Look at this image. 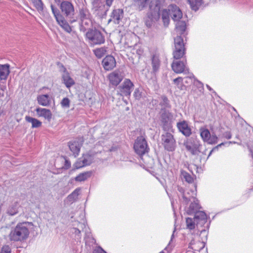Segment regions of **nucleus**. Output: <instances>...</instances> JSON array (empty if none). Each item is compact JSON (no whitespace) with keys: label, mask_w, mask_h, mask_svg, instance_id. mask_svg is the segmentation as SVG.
<instances>
[{"label":"nucleus","mask_w":253,"mask_h":253,"mask_svg":"<svg viewBox=\"0 0 253 253\" xmlns=\"http://www.w3.org/2000/svg\"><path fill=\"white\" fill-rule=\"evenodd\" d=\"M94 253H106L101 248L98 247L94 251Z\"/></svg>","instance_id":"09e8293b"},{"label":"nucleus","mask_w":253,"mask_h":253,"mask_svg":"<svg viewBox=\"0 0 253 253\" xmlns=\"http://www.w3.org/2000/svg\"><path fill=\"white\" fill-rule=\"evenodd\" d=\"M9 74V65H0V80H6Z\"/></svg>","instance_id":"4be33fe9"},{"label":"nucleus","mask_w":253,"mask_h":253,"mask_svg":"<svg viewBox=\"0 0 253 253\" xmlns=\"http://www.w3.org/2000/svg\"><path fill=\"white\" fill-rule=\"evenodd\" d=\"M196 221L195 220V217L192 219L190 217H188L186 219V223L187 227L189 229H193L195 227V223Z\"/></svg>","instance_id":"c9c22d12"},{"label":"nucleus","mask_w":253,"mask_h":253,"mask_svg":"<svg viewBox=\"0 0 253 253\" xmlns=\"http://www.w3.org/2000/svg\"><path fill=\"white\" fill-rule=\"evenodd\" d=\"M178 191L183 193V199L186 204L191 202L189 209L187 210V213L189 214L196 213L197 210L200 208L198 201L196 199V189L187 191L186 193L184 192L182 188L179 187Z\"/></svg>","instance_id":"20e7f679"},{"label":"nucleus","mask_w":253,"mask_h":253,"mask_svg":"<svg viewBox=\"0 0 253 253\" xmlns=\"http://www.w3.org/2000/svg\"><path fill=\"white\" fill-rule=\"evenodd\" d=\"M183 79L182 77H178L173 80L174 84L180 90H184L185 88V86L183 85Z\"/></svg>","instance_id":"f704fd0d"},{"label":"nucleus","mask_w":253,"mask_h":253,"mask_svg":"<svg viewBox=\"0 0 253 253\" xmlns=\"http://www.w3.org/2000/svg\"><path fill=\"white\" fill-rule=\"evenodd\" d=\"M148 0H138V3L142 7H144Z\"/></svg>","instance_id":"3c124183"},{"label":"nucleus","mask_w":253,"mask_h":253,"mask_svg":"<svg viewBox=\"0 0 253 253\" xmlns=\"http://www.w3.org/2000/svg\"><path fill=\"white\" fill-rule=\"evenodd\" d=\"M181 175L183 179H184L188 183H191L193 182V178L189 173L186 171H182Z\"/></svg>","instance_id":"4c0bfd02"},{"label":"nucleus","mask_w":253,"mask_h":253,"mask_svg":"<svg viewBox=\"0 0 253 253\" xmlns=\"http://www.w3.org/2000/svg\"><path fill=\"white\" fill-rule=\"evenodd\" d=\"M187 74H188V76L184 79L185 80V83L187 84H192L194 80L193 75L189 72V73H187Z\"/></svg>","instance_id":"37998d69"},{"label":"nucleus","mask_w":253,"mask_h":253,"mask_svg":"<svg viewBox=\"0 0 253 253\" xmlns=\"http://www.w3.org/2000/svg\"><path fill=\"white\" fill-rule=\"evenodd\" d=\"M164 253V251H162V252H160V253Z\"/></svg>","instance_id":"338daca9"},{"label":"nucleus","mask_w":253,"mask_h":253,"mask_svg":"<svg viewBox=\"0 0 253 253\" xmlns=\"http://www.w3.org/2000/svg\"><path fill=\"white\" fill-rule=\"evenodd\" d=\"M162 144L165 149L169 151H172L175 147V140L172 134L166 132L161 136Z\"/></svg>","instance_id":"6e6552de"},{"label":"nucleus","mask_w":253,"mask_h":253,"mask_svg":"<svg viewBox=\"0 0 253 253\" xmlns=\"http://www.w3.org/2000/svg\"><path fill=\"white\" fill-rule=\"evenodd\" d=\"M79 16L81 20L83 22L84 20H88L90 18V13L88 9L84 7L80 9Z\"/></svg>","instance_id":"bb28decb"},{"label":"nucleus","mask_w":253,"mask_h":253,"mask_svg":"<svg viewBox=\"0 0 253 253\" xmlns=\"http://www.w3.org/2000/svg\"><path fill=\"white\" fill-rule=\"evenodd\" d=\"M25 120L27 122L31 123L33 128H38L42 126V122L37 119L29 116H26Z\"/></svg>","instance_id":"cd10ccee"},{"label":"nucleus","mask_w":253,"mask_h":253,"mask_svg":"<svg viewBox=\"0 0 253 253\" xmlns=\"http://www.w3.org/2000/svg\"><path fill=\"white\" fill-rule=\"evenodd\" d=\"M152 64L153 70L154 72H157L160 67V60L158 56H153L152 59Z\"/></svg>","instance_id":"72a5a7b5"},{"label":"nucleus","mask_w":253,"mask_h":253,"mask_svg":"<svg viewBox=\"0 0 253 253\" xmlns=\"http://www.w3.org/2000/svg\"><path fill=\"white\" fill-rule=\"evenodd\" d=\"M195 220L197 226H203L207 221V215L203 211H198L195 213Z\"/></svg>","instance_id":"6ab92c4d"},{"label":"nucleus","mask_w":253,"mask_h":253,"mask_svg":"<svg viewBox=\"0 0 253 253\" xmlns=\"http://www.w3.org/2000/svg\"><path fill=\"white\" fill-rule=\"evenodd\" d=\"M204 231H205V230H203L201 231V233H202L203 232H204Z\"/></svg>","instance_id":"774afa93"},{"label":"nucleus","mask_w":253,"mask_h":253,"mask_svg":"<svg viewBox=\"0 0 253 253\" xmlns=\"http://www.w3.org/2000/svg\"><path fill=\"white\" fill-rule=\"evenodd\" d=\"M173 237V234H172V236H171V240H170V241L169 242V245H168V246H169V245H170V242L172 241V239Z\"/></svg>","instance_id":"052dcab7"},{"label":"nucleus","mask_w":253,"mask_h":253,"mask_svg":"<svg viewBox=\"0 0 253 253\" xmlns=\"http://www.w3.org/2000/svg\"><path fill=\"white\" fill-rule=\"evenodd\" d=\"M236 142H231V141H229V142H223V143H221L219 144H218V145H217L216 146H215V147H214L210 152L209 155H208V158H209L212 154V153L215 151V150H217L218 148L219 147H220L221 146H223V145H225L226 146H229V145L231 144V143H235Z\"/></svg>","instance_id":"58836bf2"},{"label":"nucleus","mask_w":253,"mask_h":253,"mask_svg":"<svg viewBox=\"0 0 253 253\" xmlns=\"http://www.w3.org/2000/svg\"><path fill=\"white\" fill-rule=\"evenodd\" d=\"M73 230L74 231V233L75 234V235L78 236L77 239L81 238V231L80 230V229L77 228H73Z\"/></svg>","instance_id":"de8ad7c7"},{"label":"nucleus","mask_w":253,"mask_h":253,"mask_svg":"<svg viewBox=\"0 0 253 253\" xmlns=\"http://www.w3.org/2000/svg\"><path fill=\"white\" fill-rule=\"evenodd\" d=\"M123 79V76L119 71H115L109 75L110 83L113 85L117 86Z\"/></svg>","instance_id":"f3484780"},{"label":"nucleus","mask_w":253,"mask_h":253,"mask_svg":"<svg viewBox=\"0 0 253 253\" xmlns=\"http://www.w3.org/2000/svg\"><path fill=\"white\" fill-rule=\"evenodd\" d=\"M70 103V101L67 97L64 98L61 102V106L64 108H69Z\"/></svg>","instance_id":"79ce46f5"},{"label":"nucleus","mask_w":253,"mask_h":253,"mask_svg":"<svg viewBox=\"0 0 253 253\" xmlns=\"http://www.w3.org/2000/svg\"><path fill=\"white\" fill-rule=\"evenodd\" d=\"M66 164V167H69L70 166V164L68 162V161L66 160L65 161Z\"/></svg>","instance_id":"6e6d98bb"},{"label":"nucleus","mask_w":253,"mask_h":253,"mask_svg":"<svg viewBox=\"0 0 253 253\" xmlns=\"http://www.w3.org/2000/svg\"><path fill=\"white\" fill-rule=\"evenodd\" d=\"M33 226L32 222H23L18 223L11 230L9 234V239L12 241L22 242L28 239L30 234V227Z\"/></svg>","instance_id":"f03ea898"},{"label":"nucleus","mask_w":253,"mask_h":253,"mask_svg":"<svg viewBox=\"0 0 253 253\" xmlns=\"http://www.w3.org/2000/svg\"><path fill=\"white\" fill-rule=\"evenodd\" d=\"M60 72L62 73V82L67 88L70 87L75 84L74 79L71 78L70 74L63 66H62Z\"/></svg>","instance_id":"4468645a"},{"label":"nucleus","mask_w":253,"mask_h":253,"mask_svg":"<svg viewBox=\"0 0 253 253\" xmlns=\"http://www.w3.org/2000/svg\"><path fill=\"white\" fill-rule=\"evenodd\" d=\"M52 12L57 23L67 32L70 33L71 27L66 21L64 16L67 18L72 19L75 14V8L73 4L69 1L63 0L60 5L62 14L57 8L52 4L50 5Z\"/></svg>","instance_id":"f257e3e1"},{"label":"nucleus","mask_w":253,"mask_h":253,"mask_svg":"<svg viewBox=\"0 0 253 253\" xmlns=\"http://www.w3.org/2000/svg\"><path fill=\"white\" fill-rule=\"evenodd\" d=\"M135 152L140 156L144 155L141 159L143 163L149 168H152L154 165V160L150 157L145 155L148 152L149 148L145 138L140 136L137 138L133 146Z\"/></svg>","instance_id":"7ed1b4c3"},{"label":"nucleus","mask_w":253,"mask_h":253,"mask_svg":"<svg viewBox=\"0 0 253 253\" xmlns=\"http://www.w3.org/2000/svg\"><path fill=\"white\" fill-rule=\"evenodd\" d=\"M85 35L89 42L92 45L101 44L105 42L104 36L98 30H89Z\"/></svg>","instance_id":"423d86ee"},{"label":"nucleus","mask_w":253,"mask_h":253,"mask_svg":"<svg viewBox=\"0 0 253 253\" xmlns=\"http://www.w3.org/2000/svg\"><path fill=\"white\" fill-rule=\"evenodd\" d=\"M191 8L195 11H197L201 5L202 0H187Z\"/></svg>","instance_id":"c85d7f7f"},{"label":"nucleus","mask_w":253,"mask_h":253,"mask_svg":"<svg viewBox=\"0 0 253 253\" xmlns=\"http://www.w3.org/2000/svg\"><path fill=\"white\" fill-rule=\"evenodd\" d=\"M79 225H78V227L79 228H83L84 227H85V223H84V221L83 223H79Z\"/></svg>","instance_id":"864d4df0"},{"label":"nucleus","mask_w":253,"mask_h":253,"mask_svg":"<svg viewBox=\"0 0 253 253\" xmlns=\"http://www.w3.org/2000/svg\"><path fill=\"white\" fill-rule=\"evenodd\" d=\"M38 103L43 106H47L49 104V97L47 94L41 95L38 96Z\"/></svg>","instance_id":"393cba45"},{"label":"nucleus","mask_w":253,"mask_h":253,"mask_svg":"<svg viewBox=\"0 0 253 253\" xmlns=\"http://www.w3.org/2000/svg\"><path fill=\"white\" fill-rule=\"evenodd\" d=\"M102 65L106 70L113 69L116 65L115 58L111 55L106 56L102 61Z\"/></svg>","instance_id":"a211bd4d"},{"label":"nucleus","mask_w":253,"mask_h":253,"mask_svg":"<svg viewBox=\"0 0 253 253\" xmlns=\"http://www.w3.org/2000/svg\"><path fill=\"white\" fill-rule=\"evenodd\" d=\"M199 84H200V85H201V86H203V84H202V83H200V82H199Z\"/></svg>","instance_id":"69168bd1"},{"label":"nucleus","mask_w":253,"mask_h":253,"mask_svg":"<svg viewBox=\"0 0 253 253\" xmlns=\"http://www.w3.org/2000/svg\"><path fill=\"white\" fill-rule=\"evenodd\" d=\"M199 244H200L202 246L201 248H203L204 247V244L203 243L199 242Z\"/></svg>","instance_id":"13d9d810"},{"label":"nucleus","mask_w":253,"mask_h":253,"mask_svg":"<svg viewBox=\"0 0 253 253\" xmlns=\"http://www.w3.org/2000/svg\"><path fill=\"white\" fill-rule=\"evenodd\" d=\"M83 138H78L75 140L71 141L69 142V147L75 157H76L79 155L81 146L83 144Z\"/></svg>","instance_id":"f8f14e48"},{"label":"nucleus","mask_w":253,"mask_h":253,"mask_svg":"<svg viewBox=\"0 0 253 253\" xmlns=\"http://www.w3.org/2000/svg\"><path fill=\"white\" fill-rule=\"evenodd\" d=\"M162 18L165 26H168L169 21V8L168 9H163L161 12Z\"/></svg>","instance_id":"c756f323"},{"label":"nucleus","mask_w":253,"mask_h":253,"mask_svg":"<svg viewBox=\"0 0 253 253\" xmlns=\"http://www.w3.org/2000/svg\"><path fill=\"white\" fill-rule=\"evenodd\" d=\"M252 158L253 159V151L251 150Z\"/></svg>","instance_id":"bf43d9fd"},{"label":"nucleus","mask_w":253,"mask_h":253,"mask_svg":"<svg viewBox=\"0 0 253 253\" xmlns=\"http://www.w3.org/2000/svg\"><path fill=\"white\" fill-rule=\"evenodd\" d=\"M112 20L113 21V19H112V18H111V19H110V20H109L108 22H109H109H111V21H112Z\"/></svg>","instance_id":"0e129e2a"},{"label":"nucleus","mask_w":253,"mask_h":253,"mask_svg":"<svg viewBox=\"0 0 253 253\" xmlns=\"http://www.w3.org/2000/svg\"><path fill=\"white\" fill-rule=\"evenodd\" d=\"M174 48L173 51V57L178 59L183 57L185 53V47L183 40L180 36H177L174 39Z\"/></svg>","instance_id":"0eeeda50"},{"label":"nucleus","mask_w":253,"mask_h":253,"mask_svg":"<svg viewBox=\"0 0 253 253\" xmlns=\"http://www.w3.org/2000/svg\"><path fill=\"white\" fill-rule=\"evenodd\" d=\"M62 0H55L56 2H60Z\"/></svg>","instance_id":"680f3d73"},{"label":"nucleus","mask_w":253,"mask_h":253,"mask_svg":"<svg viewBox=\"0 0 253 253\" xmlns=\"http://www.w3.org/2000/svg\"><path fill=\"white\" fill-rule=\"evenodd\" d=\"M148 18L150 19V21H146V24L147 26L150 27L151 26L152 22L157 21L159 19L160 13L156 11L149 13L148 14Z\"/></svg>","instance_id":"5701e85b"},{"label":"nucleus","mask_w":253,"mask_h":253,"mask_svg":"<svg viewBox=\"0 0 253 253\" xmlns=\"http://www.w3.org/2000/svg\"><path fill=\"white\" fill-rule=\"evenodd\" d=\"M0 253H11L10 248L8 245L4 246L2 249Z\"/></svg>","instance_id":"a18cd8bd"},{"label":"nucleus","mask_w":253,"mask_h":253,"mask_svg":"<svg viewBox=\"0 0 253 253\" xmlns=\"http://www.w3.org/2000/svg\"><path fill=\"white\" fill-rule=\"evenodd\" d=\"M5 114L4 109L3 107H0V117L3 116Z\"/></svg>","instance_id":"603ef678"},{"label":"nucleus","mask_w":253,"mask_h":253,"mask_svg":"<svg viewBox=\"0 0 253 253\" xmlns=\"http://www.w3.org/2000/svg\"><path fill=\"white\" fill-rule=\"evenodd\" d=\"M172 70L177 74L183 73L185 74L189 73V69L183 61H173L171 64Z\"/></svg>","instance_id":"ddd939ff"},{"label":"nucleus","mask_w":253,"mask_h":253,"mask_svg":"<svg viewBox=\"0 0 253 253\" xmlns=\"http://www.w3.org/2000/svg\"><path fill=\"white\" fill-rule=\"evenodd\" d=\"M112 0H106V4L108 6H110L112 4Z\"/></svg>","instance_id":"5fc2aeb1"},{"label":"nucleus","mask_w":253,"mask_h":253,"mask_svg":"<svg viewBox=\"0 0 253 253\" xmlns=\"http://www.w3.org/2000/svg\"><path fill=\"white\" fill-rule=\"evenodd\" d=\"M210 131L205 127H202L199 131L200 136L203 140L209 144H215L218 142V138L215 134V131L213 127H210Z\"/></svg>","instance_id":"39448f33"},{"label":"nucleus","mask_w":253,"mask_h":253,"mask_svg":"<svg viewBox=\"0 0 253 253\" xmlns=\"http://www.w3.org/2000/svg\"><path fill=\"white\" fill-rule=\"evenodd\" d=\"M36 111L38 117H43L48 121L51 120L52 114L49 109L39 107L36 109Z\"/></svg>","instance_id":"aec40b11"},{"label":"nucleus","mask_w":253,"mask_h":253,"mask_svg":"<svg viewBox=\"0 0 253 253\" xmlns=\"http://www.w3.org/2000/svg\"><path fill=\"white\" fill-rule=\"evenodd\" d=\"M138 47H139V45L137 44H135L134 46V48L133 49V50L136 49V53L138 55H140L143 53V50L141 48H138Z\"/></svg>","instance_id":"49530a36"},{"label":"nucleus","mask_w":253,"mask_h":253,"mask_svg":"<svg viewBox=\"0 0 253 253\" xmlns=\"http://www.w3.org/2000/svg\"><path fill=\"white\" fill-rule=\"evenodd\" d=\"M172 115L169 111L162 109L161 122L165 130H169L171 128V120Z\"/></svg>","instance_id":"9b49d317"},{"label":"nucleus","mask_w":253,"mask_h":253,"mask_svg":"<svg viewBox=\"0 0 253 253\" xmlns=\"http://www.w3.org/2000/svg\"><path fill=\"white\" fill-rule=\"evenodd\" d=\"M19 207L18 203L14 202L9 206L7 213L10 215H14L18 213Z\"/></svg>","instance_id":"b1692460"},{"label":"nucleus","mask_w":253,"mask_h":253,"mask_svg":"<svg viewBox=\"0 0 253 253\" xmlns=\"http://www.w3.org/2000/svg\"><path fill=\"white\" fill-rule=\"evenodd\" d=\"M80 191V189L77 188L71 194H70L67 198L68 201L70 203H73L78 198V197L79 195V193Z\"/></svg>","instance_id":"2f4dec72"},{"label":"nucleus","mask_w":253,"mask_h":253,"mask_svg":"<svg viewBox=\"0 0 253 253\" xmlns=\"http://www.w3.org/2000/svg\"><path fill=\"white\" fill-rule=\"evenodd\" d=\"M94 160V155L90 153H87L83 155L76 163L77 168H82L90 165Z\"/></svg>","instance_id":"9d476101"},{"label":"nucleus","mask_w":253,"mask_h":253,"mask_svg":"<svg viewBox=\"0 0 253 253\" xmlns=\"http://www.w3.org/2000/svg\"><path fill=\"white\" fill-rule=\"evenodd\" d=\"M124 16V11L122 9L114 10L111 14V18L114 23L118 24Z\"/></svg>","instance_id":"412c9836"},{"label":"nucleus","mask_w":253,"mask_h":253,"mask_svg":"<svg viewBox=\"0 0 253 253\" xmlns=\"http://www.w3.org/2000/svg\"><path fill=\"white\" fill-rule=\"evenodd\" d=\"M92 174L91 171H85L79 174L75 178V180L76 181L82 182L87 180L89 178Z\"/></svg>","instance_id":"a878e982"},{"label":"nucleus","mask_w":253,"mask_h":253,"mask_svg":"<svg viewBox=\"0 0 253 253\" xmlns=\"http://www.w3.org/2000/svg\"><path fill=\"white\" fill-rule=\"evenodd\" d=\"M176 126L179 131L185 136H189L191 134V129L187 122L185 121L179 122Z\"/></svg>","instance_id":"dca6fc26"},{"label":"nucleus","mask_w":253,"mask_h":253,"mask_svg":"<svg viewBox=\"0 0 253 253\" xmlns=\"http://www.w3.org/2000/svg\"><path fill=\"white\" fill-rule=\"evenodd\" d=\"M160 105L162 106L163 110L170 107L169 104V101L168 99L165 96L162 97V101L160 102Z\"/></svg>","instance_id":"ea45409f"},{"label":"nucleus","mask_w":253,"mask_h":253,"mask_svg":"<svg viewBox=\"0 0 253 253\" xmlns=\"http://www.w3.org/2000/svg\"><path fill=\"white\" fill-rule=\"evenodd\" d=\"M170 16L174 21H179L182 17V13L179 7L174 4L169 6Z\"/></svg>","instance_id":"2eb2a0df"},{"label":"nucleus","mask_w":253,"mask_h":253,"mask_svg":"<svg viewBox=\"0 0 253 253\" xmlns=\"http://www.w3.org/2000/svg\"><path fill=\"white\" fill-rule=\"evenodd\" d=\"M176 29L179 34H183L186 29V23L184 21H177Z\"/></svg>","instance_id":"473e14b6"},{"label":"nucleus","mask_w":253,"mask_h":253,"mask_svg":"<svg viewBox=\"0 0 253 253\" xmlns=\"http://www.w3.org/2000/svg\"><path fill=\"white\" fill-rule=\"evenodd\" d=\"M133 96L136 99L139 100L142 96L141 89L139 88H136L134 91Z\"/></svg>","instance_id":"c03bdc74"},{"label":"nucleus","mask_w":253,"mask_h":253,"mask_svg":"<svg viewBox=\"0 0 253 253\" xmlns=\"http://www.w3.org/2000/svg\"><path fill=\"white\" fill-rule=\"evenodd\" d=\"M134 85L131 81L128 79H126L120 85L118 89L122 96H129Z\"/></svg>","instance_id":"1a4fd4ad"},{"label":"nucleus","mask_w":253,"mask_h":253,"mask_svg":"<svg viewBox=\"0 0 253 253\" xmlns=\"http://www.w3.org/2000/svg\"><path fill=\"white\" fill-rule=\"evenodd\" d=\"M107 47H101L97 48L93 50L94 54L98 58H101L105 55L107 52Z\"/></svg>","instance_id":"7c9ffc66"},{"label":"nucleus","mask_w":253,"mask_h":253,"mask_svg":"<svg viewBox=\"0 0 253 253\" xmlns=\"http://www.w3.org/2000/svg\"><path fill=\"white\" fill-rule=\"evenodd\" d=\"M184 146L186 150L189 151L191 154H192L193 155L196 154V150L195 148L193 146H192V145L190 143L188 142L184 143Z\"/></svg>","instance_id":"a19ab883"},{"label":"nucleus","mask_w":253,"mask_h":253,"mask_svg":"<svg viewBox=\"0 0 253 253\" xmlns=\"http://www.w3.org/2000/svg\"><path fill=\"white\" fill-rule=\"evenodd\" d=\"M223 135H224V137H225L226 138H227L228 139H230L232 137V135H231L230 132H228V131L225 132L224 133Z\"/></svg>","instance_id":"8fccbe9b"},{"label":"nucleus","mask_w":253,"mask_h":253,"mask_svg":"<svg viewBox=\"0 0 253 253\" xmlns=\"http://www.w3.org/2000/svg\"><path fill=\"white\" fill-rule=\"evenodd\" d=\"M34 4V6L39 12L43 10V3L41 0H31Z\"/></svg>","instance_id":"e433bc0d"},{"label":"nucleus","mask_w":253,"mask_h":253,"mask_svg":"<svg viewBox=\"0 0 253 253\" xmlns=\"http://www.w3.org/2000/svg\"><path fill=\"white\" fill-rule=\"evenodd\" d=\"M206 86L209 90H211V88L209 85L207 84Z\"/></svg>","instance_id":"4d7b16f0"},{"label":"nucleus","mask_w":253,"mask_h":253,"mask_svg":"<svg viewBox=\"0 0 253 253\" xmlns=\"http://www.w3.org/2000/svg\"><path fill=\"white\" fill-rule=\"evenodd\" d=\"M186 253H193L192 251H187Z\"/></svg>","instance_id":"e2e57ef3"}]
</instances>
